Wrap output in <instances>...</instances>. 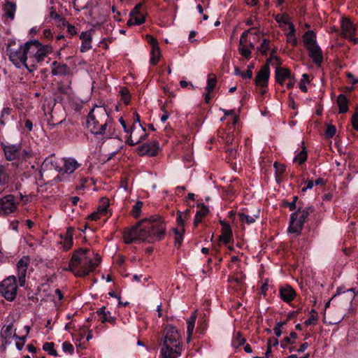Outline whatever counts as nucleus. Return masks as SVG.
<instances>
[{"mask_svg": "<svg viewBox=\"0 0 358 358\" xmlns=\"http://www.w3.org/2000/svg\"><path fill=\"white\" fill-rule=\"evenodd\" d=\"M8 179V174L4 166L0 165V186L5 185Z\"/></svg>", "mask_w": 358, "mask_h": 358, "instance_id": "nucleus-39", "label": "nucleus"}, {"mask_svg": "<svg viewBox=\"0 0 358 358\" xmlns=\"http://www.w3.org/2000/svg\"><path fill=\"white\" fill-rule=\"evenodd\" d=\"M119 122H120V124L122 125L124 132L129 134L131 131V128L130 129L127 128V124H126V122L124 121V120L122 117H120L119 120Z\"/></svg>", "mask_w": 358, "mask_h": 358, "instance_id": "nucleus-61", "label": "nucleus"}, {"mask_svg": "<svg viewBox=\"0 0 358 358\" xmlns=\"http://www.w3.org/2000/svg\"><path fill=\"white\" fill-rule=\"evenodd\" d=\"M243 79H250L252 77V71L250 69H248L245 72H242L241 76Z\"/></svg>", "mask_w": 358, "mask_h": 358, "instance_id": "nucleus-60", "label": "nucleus"}, {"mask_svg": "<svg viewBox=\"0 0 358 358\" xmlns=\"http://www.w3.org/2000/svg\"><path fill=\"white\" fill-rule=\"evenodd\" d=\"M80 38L82 39L83 41H92V34L90 31H83L80 35Z\"/></svg>", "mask_w": 358, "mask_h": 358, "instance_id": "nucleus-50", "label": "nucleus"}, {"mask_svg": "<svg viewBox=\"0 0 358 358\" xmlns=\"http://www.w3.org/2000/svg\"><path fill=\"white\" fill-rule=\"evenodd\" d=\"M97 315L100 317V320L101 322H109L114 323L115 317L111 316V313L110 311L106 310V307L103 306L97 310Z\"/></svg>", "mask_w": 358, "mask_h": 358, "instance_id": "nucleus-22", "label": "nucleus"}, {"mask_svg": "<svg viewBox=\"0 0 358 358\" xmlns=\"http://www.w3.org/2000/svg\"><path fill=\"white\" fill-rule=\"evenodd\" d=\"M352 125L355 130L358 131V116L357 115H352Z\"/></svg>", "mask_w": 358, "mask_h": 358, "instance_id": "nucleus-57", "label": "nucleus"}, {"mask_svg": "<svg viewBox=\"0 0 358 358\" xmlns=\"http://www.w3.org/2000/svg\"><path fill=\"white\" fill-rule=\"evenodd\" d=\"M282 206L283 207H287L289 209V210H291V211H294L296 209V210L298 209V207L292 201L289 202V201H282Z\"/></svg>", "mask_w": 358, "mask_h": 358, "instance_id": "nucleus-51", "label": "nucleus"}, {"mask_svg": "<svg viewBox=\"0 0 358 358\" xmlns=\"http://www.w3.org/2000/svg\"><path fill=\"white\" fill-rule=\"evenodd\" d=\"M199 210L196 212L194 217V224L197 225L201 222L202 218L208 213V208L204 204L199 206Z\"/></svg>", "mask_w": 358, "mask_h": 358, "instance_id": "nucleus-29", "label": "nucleus"}, {"mask_svg": "<svg viewBox=\"0 0 358 358\" xmlns=\"http://www.w3.org/2000/svg\"><path fill=\"white\" fill-rule=\"evenodd\" d=\"M65 121V119L64 120H62L61 121H59V122L55 124L53 122H52V117H51L50 120H48V124L50 127V129H53L54 127H55L57 125H59V124H62Z\"/></svg>", "mask_w": 358, "mask_h": 358, "instance_id": "nucleus-59", "label": "nucleus"}, {"mask_svg": "<svg viewBox=\"0 0 358 358\" xmlns=\"http://www.w3.org/2000/svg\"><path fill=\"white\" fill-rule=\"evenodd\" d=\"M13 324L12 323L4 325L1 331V336L6 339L10 338L11 337L13 338Z\"/></svg>", "mask_w": 358, "mask_h": 358, "instance_id": "nucleus-30", "label": "nucleus"}, {"mask_svg": "<svg viewBox=\"0 0 358 358\" xmlns=\"http://www.w3.org/2000/svg\"><path fill=\"white\" fill-rule=\"evenodd\" d=\"M132 17L134 18L135 25H140L145 22V15L143 13Z\"/></svg>", "mask_w": 358, "mask_h": 358, "instance_id": "nucleus-48", "label": "nucleus"}, {"mask_svg": "<svg viewBox=\"0 0 358 358\" xmlns=\"http://www.w3.org/2000/svg\"><path fill=\"white\" fill-rule=\"evenodd\" d=\"M291 76V72L289 69L276 66L275 80L277 83L282 85L285 80L290 78Z\"/></svg>", "mask_w": 358, "mask_h": 358, "instance_id": "nucleus-21", "label": "nucleus"}, {"mask_svg": "<svg viewBox=\"0 0 358 358\" xmlns=\"http://www.w3.org/2000/svg\"><path fill=\"white\" fill-rule=\"evenodd\" d=\"M160 58V50L159 46H155L154 48H152L151 50V58L150 63L153 65H155Z\"/></svg>", "mask_w": 358, "mask_h": 358, "instance_id": "nucleus-32", "label": "nucleus"}, {"mask_svg": "<svg viewBox=\"0 0 358 358\" xmlns=\"http://www.w3.org/2000/svg\"><path fill=\"white\" fill-rule=\"evenodd\" d=\"M91 42H92V41H83L81 46H80V52H85L90 50L92 48Z\"/></svg>", "mask_w": 358, "mask_h": 358, "instance_id": "nucleus-49", "label": "nucleus"}, {"mask_svg": "<svg viewBox=\"0 0 358 358\" xmlns=\"http://www.w3.org/2000/svg\"><path fill=\"white\" fill-rule=\"evenodd\" d=\"M143 203L141 201H137L133 206L132 215L134 217H137L139 215Z\"/></svg>", "mask_w": 358, "mask_h": 358, "instance_id": "nucleus-44", "label": "nucleus"}, {"mask_svg": "<svg viewBox=\"0 0 358 358\" xmlns=\"http://www.w3.org/2000/svg\"><path fill=\"white\" fill-rule=\"evenodd\" d=\"M25 51L26 64L25 68L33 72L36 69L38 64L42 62L44 59L52 52V49L48 45H43L38 40H30L24 43Z\"/></svg>", "mask_w": 358, "mask_h": 358, "instance_id": "nucleus-3", "label": "nucleus"}, {"mask_svg": "<svg viewBox=\"0 0 358 358\" xmlns=\"http://www.w3.org/2000/svg\"><path fill=\"white\" fill-rule=\"evenodd\" d=\"M314 182L313 180H309L307 182L306 186L303 187L302 191L306 192L307 189H310L313 187Z\"/></svg>", "mask_w": 358, "mask_h": 358, "instance_id": "nucleus-63", "label": "nucleus"}, {"mask_svg": "<svg viewBox=\"0 0 358 358\" xmlns=\"http://www.w3.org/2000/svg\"><path fill=\"white\" fill-rule=\"evenodd\" d=\"M314 211L312 206L303 208V203L299 202L298 209L290 215L289 233L299 234L301 231L308 216Z\"/></svg>", "mask_w": 358, "mask_h": 358, "instance_id": "nucleus-6", "label": "nucleus"}, {"mask_svg": "<svg viewBox=\"0 0 358 358\" xmlns=\"http://www.w3.org/2000/svg\"><path fill=\"white\" fill-rule=\"evenodd\" d=\"M60 162L63 164L62 171L69 174L74 172L80 166L78 162L72 157L61 159Z\"/></svg>", "mask_w": 358, "mask_h": 358, "instance_id": "nucleus-16", "label": "nucleus"}, {"mask_svg": "<svg viewBox=\"0 0 358 358\" xmlns=\"http://www.w3.org/2000/svg\"><path fill=\"white\" fill-rule=\"evenodd\" d=\"M99 215L100 213L96 210V211H94L92 213H91L89 216H88V218L91 220H97L98 219H99Z\"/></svg>", "mask_w": 358, "mask_h": 358, "instance_id": "nucleus-62", "label": "nucleus"}, {"mask_svg": "<svg viewBox=\"0 0 358 358\" xmlns=\"http://www.w3.org/2000/svg\"><path fill=\"white\" fill-rule=\"evenodd\" d=\"M52 74L55 76H67L70 73L68 66L65 64H59L55 61L52 63Z\"/></svg>", "mask_w": 358, "mask_h": 358, "instance_id": "nucleus-19", "label": "nucleus"}, {"mask_svg": "<svg viewBox=\"0 0 358 358\" xmlns=\"http://www.w3.org/2000/svg\"><path fill=\"white\" fill-rule=\"evenodd\" d=\"M308 50V55L317 65H320L323 61L322 51L318 44L306 48Z\"/></svg>", "mask_w": 358, "mask_h": 358, "instance_id": "nucleus-15", "label": "nucleus"}, {"mask_svg": "<svg viewBox=\"0 0 358 358\" xmlns=\"http://www.w3.org/2000/svg\"><path fill=\"white\" fill-rule=\"evenodd\" d=\"M297 337V334L295 332H291L289 334V336H287L284 338V341L286 342V343H292L291 340L296 339Z\"/></svg>", "mask_w": 358, "mask_h": 358, "instance_id": "nucleus-56", "label": "nucleus"}, {"mask_svg": "<svg viewBox=\"0 0 358 358\" xmlns=\"http://www.w3.org/2000/svg\"><path fill=\"white\" fill-rule=\"evenodd\" d=\"M270 41L266 38H264L260 46L258 48V50L264 55L267 54V51L269 49Z\"/></svg>", "mask_w": 358, "mask_h": 358, "instance_id": "nucleus-37", "label": "nucleus"}, {"mask_svg": "<svg viewBox=\"0 0 358 358\" xmlns=\"http://www.w3.org/2000/svg\"><path fill=\"white\" fill-rule=\"evenodd\" d=\"M307 159V153L305 151V148L303 149L297 155H296L293 159L294 162H298L299 164L303 163Z\"/></svg>", "mask_w": 358, "mask_h": 358, "instance_id": "nucleus-38", "label": "nucleus"}, {"mask_svg": "<svg viewBox=\"0 0 358 358\" xmlns=\"http://www.w3.org/2000/svg\"><path fill=\"white\" fill-rule=\"evenodd\" d=\"M30 262L29 256H24L17 264V275L20 287H24L25 285L27 271Z\"/></svg>", "mask_w": 358, "mask_h": 358, "instance_id": "nucleus-11", "label": "nucleus"}, {"mask_svg": "<svg viewBox=\"0 0 358 358\" xmlns=\"http://www.w3.org/2000/svg\"><path fill=\"white\" fill-rule=\"evenodd\" d=\"M62 350L65 352H68L69 354H73L74 351L73 346L69 342H64L62 344Z\"/></svg>", "mask_w": 358, "mask_h": 358, "instance_id": "nucleus-46", "label": "nucleus"}, {"mask_svg": "<svg viewBox=\"0 0 358 358\" xmlns=\"http://www.w3.org/2000/svg\"><path fill=\"white\" fill-rule=\"evenodd\" d=\"M196 320V311L192 313V315L189 316V317L187 320V339L189 340L194 329V324Z\"/></svg>", "mask_w": 358, "mask_h": 358, "instance_id": "nucleus-27", "label": "nucleus"}, {"mask_svg": "<svg viewBox=\"0 0 358 358\" xmlns=\"http://www.w3.org/2000/svg\"><path fill=\"white\" fill-rule=\"evenodd\" d=\"M180 335L172 325H168L164 330L161 358H178L181 355Z\"/></svg>", "mask_w": 358, "mask_h": 358, "instance_id": "nucleus-4", "label": "nucleus"}, {"mask_svg": "<svg viewBox=\"0 0 358 358\" xmlns=\"http://www.w3.org/2000/svg\"><path fill=\"white\" fill-rule=\"evenodd\" d=\"M341 29L343 37L352 41L354 44H358V38L355 37L357 27L350 20L343 18L341 20Z\"/></svg>", "mask_w": 358, "mask_h": 358, "instance_id": "nucleus-10", "label": "nucleus"}, {"mask_svg": "<svg viewBox=\"0 0 358 358\" xmlns=\"http://www.w3.org/2000/svg\"><path fill=\"white\" fill-rule=\"evenodd\" d=\"M188 218V212L181 213L178 212L177 216V223L180 229H184V224L185 220Z\"/></svg>", "mask_w": 358, "mask_h": 358, "instance_id": "nucleus-35", "label": "nucleus"}, {"mask_svg": "<svg viewBox=\"0 0 358 358\" xmlns=\"http://www.w3.org/2000/svg\"><path fill=\"white\" fill-rule=\"evenodd\" d=\"M1 145L3 150L5 157L8 161L26 159L31 157L29 152L22 149L20 143L10 144L1 143Z\"/></svg>", "mask_w": 358, "mask_h": 358, "instance_id": "nucleus-7", "label": "nucleus"}, {"mask_svg": "<svg viewBox=\"0 0 358 358\" xmlns=\"http://www.w3.org/2000/svg\"><path fill=\"white\" fill-rule=\"evenodd\" d=\"M6 54L10 61L17 68L20 69L22 66L25 67L27 57H25L24 44L14 48L12 47L10 43H8L6 48Z\"/></svg>", "mask_w": 358, "mask_h": 358, "instance_id": "nucleus-9", "label": "nucleus"}, {"mask_svg": "<svg viewBox=\"0 0 358 358\" xmlns=\"http://www.w3.org/2000/svg\"><path fill=\"white\" fill-rule=\"evenodd\" d=\"M17 292V280L15 275H10L0 282V294L7 301H13Z\"/></svg>", "mask_w": 358, "mask_h": 358, "instance_id": "nucleus-8", "label": "nucleus"}, {"mask_svg": "<svg viewBox=\"0 0 358 358\" xmlns=\"http://www.w3.org/2000/svg\"><path fill=\"white\" fill-rule=\"evenodd\" d=\"M232 238V230L230 226H224L222 227V234L220 240L224 244H228Z\"/></svg>", "mask_w": 358, "mask_h": 358, "instance_id": "nucleus-24", "label": "nucleus"}, {"mask_svg": "<svg viewBox=\"0 0 358 358\" xmlns=\"http://www.w3.org/2000/svg\"><path fill=\"white\" fill-rule=\"evenodd\" d=\"M238 216L240 218V220L243 222H245L248 224H250L255 222L256 218L259 217V215H255L253 216L247 215L244 213H238Z\"/></svg>", "mask_w": 358, "mask_h": 358, "instance_id": "nucleus-31", "label": "nucleus"}, {"mask_svg": "<svg viewBox=\"0 0 358 358\" xmlns=\"http://www.w3.org/2000/svg\"><path fill=\"white\" fill-rule=\"evenodd\" d=\"M110 122L108 115L105 108L92 109L87 117V128L94 135L106 134V128Z\"/></svg>", "mask_w": 358, "mask_h": 358, "instance_id": "nucleus-5", "label": "nucleus"}, {"mask_svg": "<svg viewBox=\"0 0 358 358\" xmlns=\"http://www.w3.org/2000/svg\"><path fill=\"white\" fill-rule=\"evenodd\" d=\"M73 229L69 228L63 241V247L66 250H69L73 245Z\"/></svg>", "mask_w": 358, "mask_h": 358, "instance_id": "nucleus-28", "label": "nucleus"}, {"mask_svg": "<svg viewBox=\"0 0 358 358\" xmlns=\"http://www.w3.org/2000/svg\"><path fill=\"white\" fill-rule=\"evenodd\" d=\"M54 343H45L43 346V350L46 351L50 354V355L57 356V351L54 348Z\"/></svg>", "mask_w": 358, "mask_h": 358, "instance_id": "nucleus-40", "label": "nucleus"}, {"mask_svg": "<svg viewBox=\"0 0 358 358\" xmlns=\"http://www.w3.org/2000/svg\"><path fill=\"white\" fill-rule=\"evenodd\" d=\"M3 9L8 18L10 20H13L15 18L16 11V4L15 3L11 2L9 0H6Z\"/></svg>", "mask_w": 358, "mask_h": 358, "instance_id": "nucleus-23", "label": "nucleus"}, {"mask_svg": "<svg viewBox=\"0 0 358 358\" xmlns=\"http://www.w3.org/2000/svg\"><path fill=\"white\" fill-rule=\"evenodd\" d=\"M336 131V129L334 125H328L325 131V135L327 138H332Z\"/></svg>", "mask_w": 358, "mask_h": 358, "instance_id": "nucleus-45", "label": "nucleus"}, {"mask_svg": "<svg viewBox=\"0 0 358 358\" xmlns=\"http://www.w3.org/2000/svg\"><path fill=\"white\" fill-rule=\"evenodd\" d=\"M13 338L19 341L15 343L16 348L18 350H22L26 342V336H18L15 333H14Z\"/></svg>", "mask_w": 358, "mask_h": 358, "instance_id": "nucleus-36", "label": "nucleus"}, {"mask_svg": "<svg viewBox=\"0 0 358 358\" xmlns=\"http://www.w3.org/2000/svg\"><path fill=\"white\" fill-rule=\"evenodd\" d=\"M309 82V77L307 74L304 73L302 75V78L300 81V83H299V88L300 90L303 92H306L308 89H307V87L306 85V83Z\"/></svg>", "mask_w": 358, "mask_h": 358, "instance_id": "nucleus-41", "label": "nucleus"}, {"mask_svg": "<svg viewBox=\"0 0 358 358\" xmlns=\"http://www.w3.org/2000/svg\"><path fill=\"white\" fill-rule=\"evenodd\" d=\"M61 164L60 159L59 160L53 156H50L44 160L42 166L45 169L55 170L60 172L62 171Z\"/></svg>", "mask_w": 358, "mask_h": 358, "instance_id": "nucleus-18", "label": "nucleus"}, {"mask_svg": "<svg viewBox=\"0 0 358 358\" xmlns=\"http://www.w3.org/2000/svg\"><path fill=\"white\" fill-rule=\"evenodd\" d=\"M142 6V4L141 3H138L133 9L131 11L130 13V15L131 17H134L137 15H140L141 13H142L141 11H140V8H141Z\"/></svg>", "mask_w": 358, "mask_h": 358, "instance_id": "nucleus-53", "label": "nucleus"}, {"mask_svg": "<svg viewBox=\"0 0 358 358\" xmlns=\"http://www.w3.org/2000/svg\"><path fill=\"white\" fill-rule=\"evenodd\" d=\"M315 320L316 317L314 315H312L310 318L305 321L304 324L306 326H309L313 324Z\"/></svg>", "mask_w": 358, "mask_h": 358, "instance_id": "nucleus-64", "label": "nucleus"}, {"mask_svg": "<svg viewBox=\"0 0 358 358\" xmlns=\"http://www.w3.org/2000/svg\"><path fill=\"white\" fill-rule=\"evenodd\" d=\"M273 166L275 169L276 178L281 176L285 171V166L283 164L275 162Z\"/></svg>", "mask_w": 358, "mask_h": 358, "instance_id": "nucleus-43", "label": "nucleus"}, {"mask_svg": "<svg viewBox=\"0 0 358 358\" xmlns=\"http://www.w3.org/2000/svg\"><path fill=\"white\" fill-rule=\"evenodd\" d=\"M165 234L166 226L163 219L159 215H153L126 229L123 234V239L126 244L137 242L153 243L162 240Z\"/></svg>", "mask_w": 358, "mask_h": 358, "instance_id": "nucleus-1", "label": "nucleus"}, {"mask_svg": "<svg viewBox=\"0 0 358 358\" xmlns=\"http://www.w3.org/2000/svg\"><path fill=\"white\" fill-rule=\"evenodd\" d=\"M226 152L229 157L231 159H235L237 156L238 152L236 148H227Z\"/></svg>", "mask_w": 358, "mask_h": 358, "instance_id": "nucleus-52", "label": "nucleus"}, {"mask_svg": "<svg viewBox=\"0 0 358 358\" xmlns=\"http://www.w3.org/2000/svg\"><path fill=\"white\" fill-rule=\"evenodd\" d=\"M138 150L141 155H147L148 156L152 157L155 156L157 154L159 146L158 143H155L153 144L147 143L140 146Z\"/></svg>", "mask_w": 358, "mask_h": 358, "instance_id": "nucleus-20", "label": "nucleus"}, {"mask_svg": "<svg viewBox=\"0 0 358 358\" xmlns=\"http://www.w3.org/2000/svg\"><path fill=\"white\" fill-rule=\"evenodd\" d=\"M17 209V203L13 195H6L0 199V214L8 215Z\"/></svg>", "mask_w": 358, "mask_h": 358, "instance_id": "nucleus-12", "label": "nucleus"}, {"mask_svg": "<svg viewBox=\"0 0 358 358\" xmlns=\"http://www.w3.org/2000/svg\"><path fill=\"white\" fill-rule=\"evenodd\" d=\"M184 231V229H174V232L176 234L175 245L177 248H179L182 243Z\"/></svg>", "mask_w": 358, "mask_h": 358, "instance_id": "nucleus-34", "label": "nucleus"}, {"mask_svg": "<svg viewBox=\"0 0 358 358\" xmlns=\"http://www.w3.org/2000/svg\"><path fill=\"white\" fill-rule=\"evenodd\" d=\"M217 83V79L215 76L208 75V80H207V86L206 87V90L208 92H211L213 91L216 86Z\"/></svg>", "mask_w": 358, "mask_h": 358, "instance_id": "nucleus-33", "label": "nucleus"}, {"mask_svg": "<svg viewBox=\"0 0 358 358\" xmlns=\"http://www.w3.org/2000/svg\"><path fill=\"white\" fill-rule=\"evenodd\" d=\"M275 20L278 22H282L284 24L289 23V21L288 16L286 15H278L275 17Z\"/></svg>", "mask_w": 358, "mask_h": 358, "instance_id": "nucleus-54", "label": "nucleus"}, {"mask_svg": "<svg viewBox=\"0 0 358 358\" xmlns=\"http://www.w3.org/2000/svg\"><path fill=\"white\" fill-rule=\"evenodd\" d=\"M303 38L306 48L317 44L315 34L312 30L306 31Z\"/></svg>", "mask_w": 358, "mask_h": 358, "instance_id": "nucleus-25", "label": "nucleus"}, {"mask_svg": "<svg viewBox=\"0 0 358 358\" xmlns=\"http://www.w3.org/2000/svg\"><path fill=\"white\" fill-rule=\"evenodd\" d=\"M108 206H109V205H108V200H106V201L103 202L101 206H99L98 207L97 211L101 215H105L108 211Z\"/></svg>", "mask_w": 358, "mask_h": 358, "instance_id": "nucleus-47", "label": "nucleus"}, {"mask_svg": "<svg viewBox=\"0 0 358 358\" xmlns=\"http://www.w3.org/2000/svg\"><path fill=\"white\" fill-rule=\"evenodd\" d=\"M281 299L286 303L293 301L296 296V292L289 285L286 284L281 286L279 289Z\"/></svg>", "mask_w": 358, "mask_h": 358, "instance_id": "nucleus-17", "label": "nucleus"}, {"mask_svg": "<svg viewBox=\"0 0 358 358\" xmlns=\"http://www.w3.org/2000/svg\"><path fill=\"white\" fill-rule=\"evenodd\" d=\"M67 30L70 35L73 36L77 34L76 29L74 26L67 23Z\"/></svg>", "mask_w": 358, "mask_h": 358, "instance_id": "nucleus-58", "label": "nucleus"}, {"mask_svg": "<svg viewBox=\"0 0 358 358\" xmlns=\"http://www.w3.org/2000/svg\"><path fill=\"white\" fill-rule=\"evenodd\" d=\"M337 104L339 108L340 113H345L348 111V101L346 96L341 94L337 97Z\"/></svg>", "mask_w": 358, "mask_h": 358, "instance_id": "nucleus-26", "label": "nucleus"}, {"mask_svg": "<svg viewBox=\"0 0 358 358\" xmlns=\"http://www.w3.org/2000/svg\"><path fill=\"white\" fill-rule=\"evenodd\" d=\"M136 127L134 125H132L131 127V131L129 133L130 134L129 137L127 140V144L130 145H134L138 144V143L143 141L145 137L147 136V134L145 132V128L143 127L142 125H140V131L141 132V135L138 136L136 133L135 132Z\"/></svg>", "mask_w": 358, "mask_h": 358, "instance_id": "nucleus-14", "label": "nucleus"}, {"mask_svg": "<svg viewBox=\"0 0 358 358\" xmlns=\"http://www.w3.org/2000/svg\"><path fill=\"white\" fill-rule=\"evenodd\" d=\"M101 257L87 249L80 248L72 255L69 266L65 271H70L76 277L87 276L99 264Z\"/></svg>", "mask_w": 358, "mask_h": 358, "instance_id": "nucleus-2", "label": "nucleus"}, {"mask_svg": "<svg viewBox=\"0 0 358 358\" xmlns=\"http://www.w3.org/2000/svg\"><path fill=\"white\" fill-rule=\"evenodd\" d=\"M239 52L241 54V55L246 58H249L250 57L251 50L248 46L245 45H240Z\"/></svg>", "mask_w": 358, "mask_h": 358, "instance_id": "nucleus-42", "label": "nucleus"}, {"mask_svg": "<svg viewBox=\"0 0 358 358\" xmlns=\"http://www.w3.org/2000/svg\"><path fill=\"white\" fill-rule=\"evenodd\" d=\"M287 39L288 43H291L292 45H296L297 41L295 37V34H287Z\"/></svg>", "mask_w": 358, "mask_h": 358, "instance_id": "nucleus-55", "label": "nucleus"}, {"mask_svg": "<svg viewBox=\"0 0 358 358\" xmlns=\"http://www.w3.org/2000/svg\"><path fill=\"white\" fill-rule=\"evenodd\" d=\"M270 76V69L268 64H265L262 66L255 78V84L262 87L268 85V81Z\"/></svg>", "mask_w": 358, "mask_h": 358, "instance_id": "nucleus-13", "label": "nucleus"}]
</instances>
